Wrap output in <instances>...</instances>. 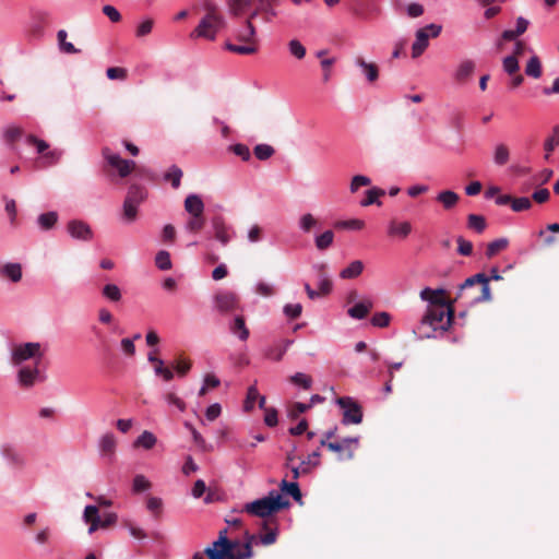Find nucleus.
<instances>
[{"label": "nucleus", "mask_w": 559, "mask_h": 559, "mask_svg": "<svg viewBox=\"0 0 559 559\" xmlns=\"http://www.w3.org/2000/svg\"><path fill=\"white\" fill-rule=\"evenodd\" d=\"M254 539L253 535H247L246 543L240 546L238 542H231L227 538V530L219 532L216 540L207 546L204 554L209 559H249L253 556L251 544Z\"/></svg>", "instance_id": "nucleus-1"}, {"label": "nucleus", "mask_w": 559, "mask_h": 559, "mask_svg": "<svg viewBox=\"0 0 559 559\" xmlns=\"http://www.w3.org/2000/svg\"><path fill=\"white\" fill-rule=\"evenodd\" d=\"M456 298H466L469 305L491 300L489 278L484 273H477L466 278L460 286Z\"/></svg>", "instance_id": "nucleus-2"}, {"label": "nucleus", "mask_w": 559, "mask_h": 559, "mask_svg": "<svg viewBox=\"0 0 559 559\" xmlns=\"http://www.w3.org/2000/svg\"><path fill=\"white\" fill-rule=\"evenodd\" d=\"M452 320L453 309L449 302L441 306L429 307L418 326L419 333L424 337H430L431 332L428 331L427 328H431L432 331H445L451 325Z\"/></svg>", "instance_id": "nucleus-3"}, {"label": "nucleus", "mask_w": 559, "mask_h": 559, "mask_svg": "<svg viewBox=\"0 0 559 559\" xmlns=\"http://www.w3.org/2000/svg\"><path fill=\"white\" fill-rule=\"evenodd\" d=\"M289 504L287 499L273 489L267 496L246 503L243 511L254 516L266 518L282 509L288 508Z\"/></svg>", "instance_id": "nucleus-4"}, {"label": "nucleus", "mask_w": 559, "mask_h": 559, "mask_svg": "<svg viewBox=\"0 0 559 559\" xmlns=\"http://www.w3.org/2000/svg\"><path fill=\"white\" fill-rule=\"evenodd\" d=\"M226 20L224 15H204L198 26L190 34L191 38H204L215 40L217 33L224 28Z\"/></svg>", "instance_id": "nucleus-5"}, {"label": "nucleus", "mask_w": 559, "mask_h": 559, "mask_svg": "<svg viewBox=\"0 0 559 559\" xmlns=\"http://www.w3.org/2000/svg\"><path fill=\"white\" fill-rule=\"evenodd\" d=\"M41 346L37 342H28L15 345L10 354V361L13 366L20 367L23 362L34 359L39 365L43 359Z\"/></svg>", "instance_id": "nucleus-6"}, {"label": "nucleus", "mask_w": 559, "mask_h": 559, "mask_svg": "<svg viewBox=\"0 0 559 559\" xmlns=\"http://www.w3.org/2000/svg\"><path fill=\"white\" fill-rule=\"evenodd\" d=\"M335 403L342 411L343 425H358L362 421V408L354 397L342 396L336 399Z\"/></svg>", "instance_id": "nucleus-7"}, {"label": "nucleus", "mask_w": 559, "mask_h": 559, "mask_svg": "<svg viewBox=\"0 0 559 559\" xmlns=\"http://www.w3.org/2000/svg\"><path fill=\"white\" fill-rule=\"evenodd\" d=\"M442 31L439 24H429L416 32L415 41L412 45V57L418 58L429 46V38H437Z\"/></svg>", "instance_id": "nucleus-8"}, {"label": "nucleus", "mask_w": 559, "mask_h": 559, "mask_svg": "<svg viewBox=\"0 0 559 559\" xmlns=\"http://www.w3.org/2000/svg\"><path fill=\"white\" fill-rule=\"evenodd\" d=\"M36 362L34 366H20L16 373V383L23 389H31L37 383L45 381L46 377L40 373Z\"/></svg>", "instance_id": "nucleus-9"}, {"label": "nucleus", "mask_w": 559, "mask_h": 559, "mask_svg": "<svg viewBox=\"0 0 559 559\" xmlns=\"http://www.w3.org/2000/svg\"><path fill=\"white\" fill-rule=\"evenodd\" d=\"M102 155L110 167L117 169L121 178L127 177L135 165L134 160L121 158L119 154L114 153L109 147H104Z\"/></svg>", "instance_id": "nucleus-10"}, {"label": "nucleus", "mask_w": 559, "mask_h": 559, "mask_svg": "<svg viewBox=\"0 0 559 559\" xmlns=\"http://www.w3.org/2000/svg\"><path fill=\"white\" fill-rule=\"evenodd\" d=\"M214 308L224 313L230 312L239 307L238 296L229 290L218 292L213 298Z\"/></svg>", "instance_id": "nucleus-11"}, {"label": "nucleus", "mask_w": 559, "mask_h": 559, "mask_svg": "<svg viewBox=\"0 0 559 559\" xmlns=\"http://www.w3.org/2000/svg\"><path fill=\"white\" fill-rule=\"evenodd\" d=\"M67 229L69 235L76 240L90 241L94 237L91 226L80 219L70 221L67 225Z\"/></svg>", "instance_id": "nucleus-12"}, {"label": "nucleus", "mask_w": 559, "mask_h": 559, "mask_svg": "<svg viewBox=\"0 0 559 559\" xmlns=\"http://www.w3.org/2000/svg\"><path fill=\"white\" fill-rule=\"evenodd\" d=\"M212 227L215 239L223 246H226L235 237V231L230 226L226 225L223 217L217 216L213 218Z\"/></svg>", "instance_id": "nucleus-13"}, {"label": "nucleus", "mask_w": 559, "mask_h": 559, "mask_svg": "<svg viewBox=\"0 0 559 559\" xmlns=\"http://www.w3.org/2000/svg\"><path fill=\"white\" fill-rule=\"evenodd\" d=\"M420 297L423 300L429 301L430 307L441 306L448 302L443 289H431L427 287L420 292Z\"/></svg>", "instance_id": "nucleus-14"}, {"label": "nucleus", "mask_w": 559, "mask_h": 559, "mask_svg": "<svg viewBox=\"0 0 559 559\" xmlns=\"http://www.w3.org/2000/svg\"><path fill=\"white\" fill-rule=\"evenodd\" d=\"M204 202L199 194L191 193L185 200V210L190 216L203 215Z\"/></svg>", "instance_id": "nucleus-15"}, {"label": "nucleus", "mask_w": 559, "mask_h": 559, "mask_svg": "<svg viewBox=\"0 0 559 559\" xmlns=\"http://www.w3.org/2000/svg\"><path fill=\"white\" fill-rule=\"evenodd\" d=\"M528 25L530 22L526 19H524L523 16H519L516 19V27L514 29L503 31L501 37L506 41L515 40L518 37H520L526 32Z\"/></svg>", "instance_id": "nucleus-16"}, {"label": "nucleus", "mask_w": 559, "mask_h": 559, "mask_svg": "<svg viewBox=\"0 0 559 559\" xmlns=\"http://www.w3.org/2000/svg\"><path fill=\"white\" fill-rule=\"evenodd\" d=\"M58 219H59L58 213L56 211H49V212L39 214L36 219V224L40 230L47 231L55 227Z\"/></svg>", "instance_id": "nucleus-17"}, {"label": "nucleus", "mask_w": 559, "mask_h": 559, "mask_svg": "<svg viewBox=\"0 0 559 559\" xmlns=\"http://www.w3.org/2000/svg\"><path fill=\"white\" fill-rule=\"evenodd\" d=\"M372 307V301L369 299H365L362 301L355 304L353 307L348 308L347 313L353 319L361 320L368 314Z\"/></svg>", "instance_id": "nucleus-18"}, {"label": "nucleus", "mask_w": 559, "mask_h": 559, "mask_svg": "<svg viewBox=\"0 0 559 559\" xmlns=\"http://www.w3.org/2000/svg\"><path fill=\"white\" fill-rule=\"evenodd\" d=\"M225 2L228 13L235 17L243 15L252 4V0H225Z\"/></svg>", "instance_id": "nucleus-19"}, {"label": "nucleus", "mask_w": 559, "mask_h": 559, "mask_svg": "<svg viewBox=\"0 0 559 559\" xmlns=\"http://www.w3.org/2000/svg\"><path fill=\"white\" fill-rule=\"evenodd\" d=\"M146 197H147V191L144 187L139 186V185H132L128 189V192H127V195L124 199L127 201H129L130 203H133V204L140 206L144 202Z\"/></svg>", "instance_id": "nucleus-20"}, {"label": "nucleus", "mask_w": 559, "mask_h": 559, "mask_svg": "<svg viewBox=\"0 0 559 559\" xmlns=\"http://www.w3.org/2000/svg\"><path fill=\"white\" fill-rule=\"evenodd\" d=\"M235 37L242 43H254L255 27L250 19H247L245 25L236 31Z\"/></svg>", "instance_id": "nucleus-21"}, {"label": "nucleus", "mask_w": 559, "mask_h": 559, "mask_svg": "<svg viewBox=\"0 0 559 559\" xmlns=\"http://www.w3.org/2000/svg\"><path fill=\"white\" fill-rule=\"evenodd\" d=\"M292 341H283L281 343H277L273 346H270L265 349V357L278 361L283 358L285 353L287 352L288 347L290 346Z\"/></svg>", "instance_id": "nucleus-22"}, {"label": "nucleus", "mask_w": 559, "mask_h": 559, "mask_svg": "<svg viewBox=\"0 0 559 559\" xmlns=\"http://www.w3.org/2000/svg\"><path fill=\"white\" fill-rule=\"evenodd\" d=\"M436 200L440 202L444 210L449 211L456 206L460 195L451 190H443L438 193Z\"/></svg>", "instance_id": "nucleus-23"}, {"label": "nucleus", "mask_w": 559, "mask_h": 559, "mask_svg": "<svg viewBox=\"0 0 559 559\" xmlns=\"http://www.w3.org/2000/svg\"><path fill=\"white\" fill-rule=\"evenodd\" d=\"M102 296L107 301L117 304L122 299V292L118 285L108 283L103 286Z\"/></svg>", "instance_id": "nucleus-24"}, {"label": "nucleus", "mask_w": 559, "mask_h": 559, "mask_svg": "<svg viewBox=\"0 0 559 559\" xmlns=\"http://www.w3.org/2000/svg\"><path fill=\"white\" fill-rule=\"evenodd\" d=\"M0 274L9 280H11L13 283H17L22 278V266L20 263H5L1 270Z\"/></svg>", "instance_id": "nucleus-25"}, {"label": "nucleus", "mask_w": 559, "mask_h": 559, "mask_svg": "<svg viewBox=\"0 0 559 559\" xmlns=\"http://www.w3.org/2000/svg\"><path fill=\"white\" fill-rule=\"evenodd\" d=\"M147 359L156 365L154 368V373L156 376H162L165 381L173 380L174 372L169 368L164 367V360L156 357L153 353L148 354Z\"/></svg>", "instance_id": "nucleus-26"}, {"label": "nucleus", "mask_w": 559, "mask_h": 559, "mask_svg": "<svg viewBox=\"0 0 559 559\" xmlns=\"http://www.w3.org/2000/svg\"><path fill=\"white\" fill-rule=\"evenodd\" d=\"M412 231V225L408 222H395L390 224L389 233L391 236L405 239Z\"/></svg>", "instance_id": "nucleus-27"}, {"label": "nucleus", "mask_w": 559, "mask_h": 559, "mask_svg": "<svg viewBox=\"0 0 559 559\" xmlns=\"http://www.w3.org/2000/svg\"><path fill=\"white\" fill-rule=\"evenodd\" d=\"M362 270L364 263L360 260H355L350 262L348 266L341 271L340 277L344 280L356 278L361 274Z\"/></svg>", "instance_id": "nucleus-28"}, {"label": "nucleus", "mask_w": 559, "mask_h": 559, "mask_svg": "<svg viewBox=\"0 0 559 559\" xmlns=\"http://www.w3.org/2000/svg\"><path fill=\"white\" fill-rule=\"evenodd\" d=\"M230 331L236 334L239 340L247 341L249 337V330L246 326L245 319L240 316L235 317Z\"/></svg>", "instance_id": "nucleus-29"}, {"label": "nucleus", "mask_w": 559, "mask_h": 559, "mask_svg": "<svg viewBox=\"0 0 559 559\" xmlns=\"http://www.w3.org/2000/svg\"><path fill=\"white\" fill-rule=\"evenodd\" d=\"M139 206L130 203L124 199L122 204V222L126 224H132L138 218Z\"/></svg>", "instance_id": "nucleus-30"}, {"label": "nucleus", "mask_w": 559, "mask_h": 559, "mask_svg": "<svg viewBox=\"0 0 559 559\" xmlns=\"http://www.w3.org/2000/svg\"><path fill=\"white\" fill-rule=\"evenodd\" d=\"M384 191L380 188L373 187L366 191V197L359 202L361 206H369L371 204L381 205L380 197Z\"/></svg>", "instance_id": "nucleus-31"}, {"label": "nucleus", "mask_w": 559, "mask_h": 559, "mask_svg": "<svg viewBox=\"0 0 559 559\" xmlns=\"http://www.w3.org/2000/svg\"><path fill=\"white\" fill-rule=\"evenodd\" d=\"M359 437H347L344 438L341 443L345 448V454L340 455V460H352L354 452L358 447Z\"/></svg>", "instance_id": "nucleus-32"}, {"label": "nucleus", "mask_w": 559, "mask_h": 559, "mask_svg": "<svg viewBox=\"0 0 559 559\" xmlns=\"http://www.w3.org/2000/svg\"><path fill=\"white\" fill-rule=\"evenodd\" d=\"M543 71L540 59L534 55L530 58L525 66V74L534 79H539Z\"/></svg>", "instance_id": "nucleus-33"}, {"label": "nucleus", "mask_w": 559, "mask_h": 559, "mask_svg": "<svg viewBox=\"0 0 559 559\" xmlns=\"http://www.w3.org/2000/svg\"><path fill=\"white\" fill-rule=\"evenodd\" d=\"M474 70L475 63L472 60H465L459 66L455 79L459 82H465L473 74Z\"/></svg>", "instance_id": "nucleus-34"}, {"label": "nucleus", "mask_w": 559, "mask_h": 559, "mask_svg": "<svg viewBox=\"0 0 559 559\" xmlns=\"http://www.w3.org/2000/svg\"><path fill=\"white\" fill-rule=\"evenodd\" d=\"M157 442L153 432L144 430L134 441L135 447H141L145 450H151Z\"/></svg>", "instance_id": "nucleus-35"}, {"label": "nucleus", "mask_w": 559, "mask_h": 559, "mask_svg": "<svg viewBox=\"0 0 559 559\" xmlns=\"http://www.w3.org/2000/svg\"><path fill=\"white\" fill-rule=\"evenodd\" d=\"M509 246V240L507 238L496 239L487 245L486 257L488 259L493 258L500 251L507 249Z\"/></svg>", "instance_id": "nucleus-36"}, {"label": "nucleus", "mask_w": 559, "mask_h": 559, "mask_svg": "<svg viewBox=\"0 0 559 559\" xmlns=\"http://www.w3.org/2000/svg\"><path fill=\"white\" fill-rule=\"evenodd\" d=\"M510 158V150L509 147L500 143L496 145L495 152H493V162L498 166H503L509 162Z\"/></svg>", "instance_id": "nucleus-37"}, {"label": "nucleus", "mask_w": 559, "mask_h": 559, "mask_svg": "<svg viewBox=\"0 0 559 559\" xmlns=\"http://www.w3.org/2000/svg\"><path fill=\"white\" fill-rule=\"evenodd\" d=\"M467 227L477 234H481L486 229L487 223L483 215L469 214L467 216Z\"/></svg>", "instance_id": "nucleus-38"}, {"label": "nucleus", "mask_w": 559, "mask_h": 559, "mask_svg": "<svg viewBox=\"0 0 559 559\" xmlns=\"http://www.w3.org/2000/svg\"><path fill=\"white\" fill-rule=\"evenodd\" d=\"M68 33L64 29H59L57 33L58 45L61 51L66 53H78L80 50L74 45L67 40Z\"/></svg>", "instance_id": "nucleus-39"}, {"label": "nucleus", "mask_w": 559, "mask_h": 559, "mask_svg": "<svg viewBox=\"0 0 559 559\" xmlns=\"http://www.w3.org/2000/svg\"><path fill=\"white\" fill-rule=\"evenodd\" d=\"M559 145V124L552 129L551 135H549L545 143L544 150L546 152L545 158L548 159L551 152Z\"/></svg>", "instance_id": "nucleus-40"}, {"label": "nucleus", "mask_w": 559, "mask_h": 559, "mask_svg": "<svg viewBox=\"0 0 559 559\" xmlns=\"http://www.w3.org/2000/svg\"><path fill=\"white\" fill-rule=\"evenodd\" d=\"M116 447V439L114 433H105L98 440L99 451L104 454L112 453Z\"/></svg>", "instance_id": "nucleus-41"}, {"label": "nucleus", "mask_w": 559, "mask_h": 559, "mask_svg": "<svg viewBox=\"0 0 559 559\" xmlns=\"http://www.w3.org/2000/svg\"><path fill=\"white\" fill-rule=\"evenodd\" d=\"M280 486L281 489L292 496L295 501L301 500V491L297 481L289 483L286 479H283Z\"/></svg>", "instance_id": "nucleus-42"}, {"label": "nucleus", "mask_w": 559, "mask_h": 559, "mask_svg": "<svg viewBox=\"0 0 559 559\" xmlns=\"http://www.w3.org/2000/svg\"><path fill=\"white\" fill-rule=\"evenodd\" d=\"M334 240V234L332 230H325L314 238V243L318 250L328 249Z\"/></svg>", "instance_id": "nucleus-43"}, {"label": "nucleus", "mask_w": 559, "mask_h": 559, "mask_svg": "<svg viewBox=\"0 0 559 559\" xmlns=\"http://www.w3.org/2000/svg\"><path fill=\"white\" fill-rule=\"evenodd\" d=\"M225 47L227 50L239 55H251L257 51V47L254 46V44L250 43H245V45H235L231 43H226Z\"/></svg>", "instance_id": "nucleus-44"}, {"label": "nucleus", "mask_w": 559, "mask_h": 559, "mask_svg": "<svg viewBox=\"0 0 559 559\" xmlns=\"http://www.w3.org/2000/svg\"><path fill=\"white\" fill-rule=\"evenodd\" d=\"M205 224V218L203 215L190 216V218L185 224V229L188 233H198L200 231Z\"/></svg>", "instance_id": "nucleus-45"}, {"label": "nucleus", "mask_w": 559, "mask_h": 559, "mask_svg": "<svg viewBox=\"0 0 559 559\" xmlns=\"http://www.w3.org/2000/svg\"><path fill=\"white\" fill-rule=\"evenodd\" d=\"M288 51L289 53L298 59V60H301L305 58L306 56V47L301 44L300 40L298 39H292L288 41Z\"/></svg>", "instance_id": "nucleus-46"}, {"label": "nucleus", "mask_w": 559, "mask_h": 559, "mask_svg": "<svg viewBox=\"0 0 559 559\" xmlns=\"http://www.w3.org/2000/svg\"><path fill=\"white\" fill-rule=\"evenodd\" d=\"M164 178L171 181L174 189H178L181 183L182 170L178 166L173 165L168 173L165 174Z\"/></svg>", "instance_id": "nucleus-47"}, {"label": "nucleus", "mask_w": 559, "mask_h": 559, "mask_svg": "<svg viewBox=\"0 0 559 559\" xmlns=\"http://www.w3.org/2000/svg\"><path fill=\"white\" fill-rule=\"evenodd\" d=\"M317 224V218L310 213L301 215L298 221V227L302 233H309Z\"/></svg>", "instance_id": "nucleus-48"}, {"label": "nucleus", "mask_w": 559, "mask_h": 559, "mask_svg": "<svg viewBox=\"0 0 559 559\" xmlns=\"http://www.w3.org/2000/svg\"><path fill=\"white\" fill-rule=\"evenodd\" d=\"M155 263L156 266L162 271L170 270L173 264L169 252L166 250L158 251L155 257Z\"/></svg>", "instance_id": "nucleus-49"}, {"label": "nucleus", "mask_w": 559, "mask_h": 559, "mask_svg": "<svg viewBox=\"0 0 559 559\" xmlns=\"http://www.w3.org/2000/svg\"><path fill=\"white\" fill-rule=\"evenodd\" d=\"M356 63L360 67L361 73L369 82H373L378 78V70L376 66L367 63L364 60H357Z\"/></svg>", "instance_id": "nucleus-50"}, {"label": "nucleus", "mask_w": 559, "mask_h": 559, "mask_svg": "<svg viewBox=\"0 0 559 559\" xmlns=\"http://www.w3.org/2000/svg\"><path fill=\"white\" fill-rule=\"evenodd\" d=\"M254 155L259 160H266L274 154V148L269 144H258L254 146Z\"/></svg>", "instance_id": "nucleus-51"}, {"label": "nucleus", "mask_w": 559, "mask_h": 559, "mask_svg": "<svg viewBox=\"0 0 559 559\" xmlns=\"http://www.w3.org/2000/svg\"><path fill=\"white\" fill-rule=\"evenodd\" d=\"M538 238L542 240V245L545 248H551L559 242V238L546 228L538 231Z\"/></svg>", "instance_id": "nucleus-52"}, {"label": "nucleus", "mask_w": 559, "mask_h": 559, "mask_svg": "<svg viewBox=\"0 0 559 559\" xmlns=\"http://www.w3.org/2000/svg\"><path fill=\"white\" fill-rule=\"evenodd\" d=\"M319 269H320L321 273H320L319 280H318V288L322 295H326L332 290V282L330 280V277L328 276V274H325L323 272V266H320Z\"/></svg>", "instance_id": "nucleus-53"}, {"label": "nucleus", "mask_w": 559, "mask_h": 559, "mask_svg": "<svg viewBox=\"0 0 559 559\" xmlns=\"http://www.w3.org/2000/svg\"><path fill=\"white\" fill-rule=\"evenodd\" d=\"M503 70L509 74V75H513V74H516L520 70V66H519V59L515 58V56H507L504 59H503Z\"/></svg>", "instance_id": "nucleus-54"}, {"label": "nucleus", "mask_w": 559, "mask_h": 559, "mask_svg": "<svg viewBox=\"0 0 559 559\" xmlns=\"http://www.w3.org/2000/svg\"><path fill=\"white\" fill-rule=\"evenodd\" d=\"M370 183H371V180H370L369 177H367L365 175H356V176L353 177V179L350 181V186H349L350 192L355 193L361 187H367Z\"/></svg>", "instance_id": "nucleus-55"}, {"label": "nucleus", "mask_w": 559, "mask_h": 559, "mask_svg": "<svg viewBox=\"0 0 559 559\" xmlns=\"http://www.w3.org/2000/svg\"><path fill=\"white\" fill-rule=\"evenodd\" d=\"M290 381L294 384L301 385L305 390H309L312 385V379L304 372H296L290 377Z\"/></svg>", "instance_id": "nucleus-56"}, {"label": "nucleus", "mask_w": 559, "mask_h": 559, "mask_svg": "<svg viewBox=\"0 0 559 559\" xmlns=\"http://www.w3.org/2000/svg\"><path fill=\"white\" fill-rule=\"evenodd\" d=\"M259 392L255 385H251L248 388L247 396L245 401V411L249 412L254 407V403L259 397Z\"/></svg>", "instance_id": "nucleus-57"}, {"label": "nucleus", "mask_w": 559, "mask_h": 559, "mask_svg": "<svg viewBox=\"0 0 559 559\" xmlns=\"http://www.w3.org/2000/svg\"><path fill=\"white\" fill-rule=\"evenodd\" d=\"M335 227L340 229L359 230L364 227V222L360 219L340 221L335 223Z\"/></svg>", "instance_id": "nucleus-58"}, {"label": "nucleus", "mask_w": 559, "mask_h": 559, "mask_svg": "<svg viewBox=\"0 0 559 559\" xmlns=\"http://www.w3.org/2000/svg\"><path fill=\"white\" fill-rule=\"evenodd\" d=\"M320 455H321L320 451L317 450V451H313L312 453H310L306 460L301 461V465H302L301 472L309 473L310 464L313 466H318L320 464V461H319Z\"/></svg>", "instance_id": "nucleus-59"}, {"label": "nucleus", "mask_w": 559, "mask_h": 559, "mask_svg": "<svg viewBox=\"0 0 559 559\" xmlns=\"http://www.w3.org/2000/svg\"><path fill=\"white\" fill-rule=\"evenodd\" d=\"M531 207H532V201L526 197L513 198V200H512L511 209L514 212L526 211V210H530Z\"/></svg>", "instance_id": "nucleus-60"}, {"label": "nucleus", "mask_w": 559, "mask_h": 559, "mask_svg": "<svg viewBox=\"0 0 559 559\" xmlns=\"http://www.w3.org/2000/svg\"><path fill=\"white\" fill-rule=\"evenodd\" d=\"M230 150L233 153L237 156H239L242 160L247 162L251 157L250 148L242 143H237L230 146Z\"/></svg>", "instance_id": "nucleus-61"}, {"label": "nucleus", "mask_w": 559, "mask_h": 559, "mask_svg": "<svg viewBox=\"0 0 559 559\" xmlns=\"http://www.w3.org/2000/svg\"><path fill=\"white\" fill-rule=\"evenodd\" d=\"M302 306L300 304H286L283 308L284 314L289 319H297L300 317Z\"/></svg>", "instance_id": "nucleus-62"}, {"label": "nucleus", "mask_w": 559, "mask_h": 559, "mask_svg": "<svg viewBox=\"0 0 559 559\" xmlns=\"http://www.w3.org/2000/svg\"><path fill=\"white\" fill-rule=\"evenodd\" d=\"M154 21L150 17L144 19L136 27V37H144L153 29Z\"/></svg>", "instance_id": "nucleus-63"}, {"label": "nucleus", "mask_w": 559, "mask_h": 559, "mask_svg": "<svg viewBox=\"0 0 559 559\" xmlns=\"http://www.w3.org/2000/svg\"><path fill=\"white\" fill-rule=\"evenodd\" d=\"M457 252L461 255L468 257L473 253V243L466 239H464L462 236L457 237Z\"/></svg>", "instance_id": "nucleus-64"}]
</instances>
